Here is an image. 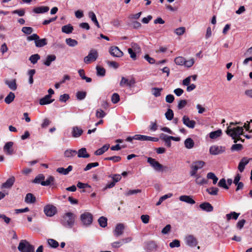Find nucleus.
<instances>
[{
  "instance_id": "f257e3e1",
  "label": "nucleus",
  "mask_w": 252,
  "mask_h": 252,
  "mask_svg": "<svg viewBox=\"0 0 252 252\" xmlns=\"http://www.w3.org/2000/svg\"><path fill=\"white\" fill-rule=\"evenodd\" d=\"M233 124L234 123L231 122L230 123V125L227 127V130H226L227 134L231 136L232 138L234 139V142L235 143H236L239 140L244 142V140H242L240 137V136L243 133V127L237 126L236 127H233L232 126Z\"/></svg>"
},
{
  "instance_id": "f03ea898",
  "label": "nucleus",
  "mask_w": 252,
  "mask_h": 252,
  "mask_svg": "<svg viewBox=\"0 0 252 252\" xmlns=\"http://www.w3.org/2000/svg\"><path fill=\"white\" fill-rule=\"evenodd\" d=\"M75 215L71 212L64 214L61 220V223L64 226L71 228L75 221Z\"/></svg>"
},
{
  "instance_id": "7ed1b4c3",
  "label": "nucleus",
  "mask_w": 252,
  "mask_h": 252,
  "mask_svg": "<svg viewBox=\"0 0 252 252\" xmlns=\"http://www.w3.org/2000/svg\"><path fill=\"white\" fill-rule=\"evenodd\" d=\"M20 252H34V248L27 240H22L18 246Z\"/></svg>"
},
{
  "instance_id": "20e7f679",
  "label": "nucleus",
  "mask_w": 252,
  "mask_h": 252,
  "mask_svg": "<svg viewBox=\"0 0 252 252\" xmlns=\"http://www.w3.org/2000/svg\"><path fill=\"white\" fill-rule=\"evenodd\" d=\"M98 56V54L97 51L94 49H91L88 56L84 58V62L86 64H89L92 62L96 61Z\"/></svg>"
},
{
  "instance_id": "39448f33",
  "label": "nucleus",
  "mask_w": 252,
  "mask_h": 252,
  "mask_svg": "<svg viewBox=\"0 0 252 252\" xmlns=\"http://www.w3.org/2000/svg\"><path fill=\"white\" fill-rule=\"evenodd\" d=\"M80 218L84 225L88 226L92 223L93 215L89 212H85L82 214Z\"/></svg>"
},
{
  "instance_id": "423d86ee",
  "label": "nucleus",
  "mask_w": 252,
  "mask_h": 252,
  "mask_svg": "<svg viewBox=\"0 0 252 252\" xmlns=\"http://www.w3.org/2000/svg\"><path fill=\"white\" fill-rule=\"evenodd\" d=\"M147 162L155 170L157 171H162L163 166L155 158H152L151 157L148 158Z\"/></svg>"
},
{
  "instance_id": "0eeeda50",
  "label": "nucleus",
  "mask_w": 252,
  "mask_h": 252,
  "mask_svg": "<svg viewBox=\"0 0 252 252\" xmlns=\"http://www.w3.org/2000/svg\"><path fill=\"white\" fill-rule=\"evenodd\" d=\"M225 150L226 148L224 146L214 145L210 148L209 152L211 155H217L223 153Z\"/></svg>"
},
{
  "instance_id": "6e6552de",
  "label": "nucleus",
  "mask_w": 252,
  "mask_h": 252,
  "mask_svg": "<svg viewBox=\"0 0 252 252\" xmlns=\"http://www.w3.org/2000/svg\"><path fill=\"white\" fill-rule=\"evenodd\" d=\"M44 212L48 217H52L57 213V208L51 204L46 205L44 208Z\"/></svg>"
},
{
  "instance_id": "1a4fd4ad",
  "label": "nucleus",
  "mask_w": 252,
  "mask_h": 252,
  "mask_svg": "<svg viewBox=\"0 0 252 252\" xmlns=\"http://www.w3.org/2000/svg\"><path fill=\"white\" fill-rule=\"evenodd\" d=\"M135 84V79L133 77L130 79H127L124 77H122L120 82V86L122 87L128 86L129 87H132Z\"/></svg>"
},
{
  "instance_id": "9d476101",
  "label": "nucleus",
  "mask_w": 252,
  "mask_h": 252,
  "mask_svg": "<svg viewBox=\"0 0 252 252\" xmlns=\"http://www.w3.org/2000/svg\"><path fill=\"white\" fill-rule=\"evenodd\" d=\"M185 240L186 245L190 247H195L197 244L196 239L192 235H189L186 236Z\"/></svg>"
},
{
  "instance_id": "9b49d317",
  "label": "nucleus",
  "mask_w": 252,
  "mask_h": 252,
  "mask_svg": "<svg viewBox=\"0 0 252 252\" xmlns=\"http://www.w3.org/2000/svg\"><path fill=\"white\" fill-rule=\"evenodd\" d=\"M109 53L113 57L120 58L123 56V52L117 46H112L109 50Z\"/></svg>"
},
{
  "instance_id": "f8f14e48",
  "label": "nucleus",
  "mask_w": 252,
  "mask_h": 252,
  "mask_svg": "<svg viewBox=\"0 0 252 252\" xmlns=\"http://www.w3.org/2000/svg\"><path fill=\"white\" fill-rule=\"evenodd\" d=\"M124 225L123 223L117 224L113 231L114 235L117 238L121 236L124 233Z\"/></svg>"
},
{
  "instance_id": "ddd939ff",
  "label": "nucleus",
  "mask_w": 252,
  "mask_h": 252,
  "mask_svg": "<svg viewBox=\"0 0 252 252\" xmlns=\"http://www.w3.org/2000/svg\"><path fill=\"white\" fill-rule=\"evenodd\" d=\"M182 121L186 126L190 128H193L196 125L195 121L190 120L189 117L186 115L183 116Z\"/></svg>"
},
{
  "instance_id": "4468645a",
  "label": "nucleus",
  "mask_w": 252,
  "mask_h": 252,
  "mask_svg": "<svg viewBox=\"0 0 252 252\" xmlns=\"http://www.w3.org/2000/svg\"><path fill=\"white\" fill-rule=\"evenodd\" d=\"M13 145V142L10 141L7 142L3 147V151L7 155H12L13 153V150L12 146Z\"/></svg>"
},
{
  "instance_id": "2eb2a0df",
  "label": "nucleus",
  "mask_w": 252,
  "mask_h": 252,
  "mask_svg": "<svg viewBox=\"0 0 252 252\" xmlns=\"http://www.w3.org/2000/svg\"><path fill=\"white\" fill-rule=\"evenodd\" d=\"M135 138H137V140L140 141H152L155 142L158 141V138L157 137H153L140 134H136Z\"/></svg>"
},
{
  "instance_id": "dca6fc26",
  "label": "nucleus",
  "mask_w": 252,
  "mask_h": 252,
  "mask_svg": "<svg viewBox=\"0 0 252 252\" xmlns=\"http://www.w3.org/2000/svg\"><path fill=\"white\" fill-rule=\"evenodd\" d=\"M83 133V130L78 126H74L72 128L71 134L73 137H79Z\"/></svg>"
},
{
  "instance_id": "f3484780",
  "label": "nucleus",
  "mask_w": 252,
  "mask_h": 252,
  "mask_svg": "<svg viewBox=\"0 0 252 252\" xmlns=\"http://www.w3.org/2000/svg\"><path fill=\"white\" fill-rule=\"evenodd\" d=\"M251 158L248 159L246 157H244L241 159L238 167V170L240 172H242L244 171L245 166L248 164Z\"/></svg>"
},
{
  "instance_id": "a211bd4d",
  "label": "nucleus",
  "mask_w": 252,
  "mask_h": 252,
  "mask_svg": "<svg viewBox=\"0 0 252 252\" xmlns=\"http://www.w3.org/2000/svg\"><path fill=\"white\" fill-rule=\"evenodd\" d=\"M15 182V178L13 176L8 178L6 181L1 185L2 189H10Z\"/></svg>"
},
{
  "instance_id": "6ab92c4d",
  "label": "nucleus",
  "mask_w": 252,
  "mask_h": 252,
  "mask_svg": "<svg viewBox=\"0 0 252 252\" xmlns=\"http://www.w3.org/2000/svg\"><path fill=\"white\" fill-rule=\"evenodd\" d=\"M179 200L181 201L184 202L191 205L195 203V201L192 199V197L189 195H181L179 197Z\"/></svg>"
},
{
  "instance_id": "aec40b11",
  "label": "nucleus",
  "mask_w": 252,
  "mask_h": 252,
  "mask_svg": "<svg viewBox=\"0 0 252 252\" xmlns=\"http://www.w3.org/2000/svg\"><path fill=\"white\" fill-rule=\"evenodd\" d=\"M199 207L203 211L211 212L213 211V206L209 202H204L200 204Z\"/></svg>"
},
{
  "instance_id": "412c9836",
  "label": "nucleus",
  "mask_w": 252,
  "mask_h": 252,
  "mask_svg": "<svg viewBox=\"0 0 252 252\" xmlns=\"http://www.w3.org/2000/svg\"><path fill=\"white\" fill-rule=\"evenodd\" d=\"M51 95H46L39 100V104L41 105H43L52 103L54 101V99H51Z\"/></svg>"
},
{
  "instance_id": "4be33fe9",
  "label": "nucleus",
  "mask_w": 252,
  "mask_h": 252,
  "mask_svg": "<svg viewBox=\"0 0 252 252\" xmlns=\"http://www.w3.org/2000/svg\"><path fill=\"white\" fill-rule=\"evenodd\" d=\"M56 59V56L55 55H49L44 61L43 64L47 66H49L51 65V63L55 61Z\"/></svg>"
},
{
  "instance_id": "5701e85b",
  "label": "nucleus",
  "mask_w": 252,
  "mask_h": 252,
  "mask_svg": "<svg viewBox=\"0 0 252 252\" xmlns=\"http://www.w3.org/2000/svg\"><path fill=\"white\" fill-rule=\"evenodd\" d=\"M78 157L82 158H88L90 155L87 153V150L85 148H82L79 149L77 152Z\"/></svg>"
},
{
  "instance_id": "b1692460",
  "label": "nucleus",
  "mask_w": 252,
  "mask_h": 252,
  "mask_svg": "<svg viewBox=\"0 0 252 252\" xmlns=\"http://www.w3.org/2000/svg\"><path fill=\"white\" fill-rule=\"evenodd\" d=\"M109 147V144H105L103 145L101 148L95 151L94 154L96 156H100L106 152L108 150Z\"/></svg>"
},
{
  "instance_id": "393cba45",
  "label": "nucleus",
  "mask_w": 252,
  "mask_h": 252,
  "mask_svg": "<svg viewBox=\"0 0 252 252\" xmlns=\"http://www.w3.org/2000/svg\"><path fill=\"white\" fill-rule=\"evenodd\" d=\"M72 168L71 165L68 166L66 169L63 167H59L57 169V172L63 175H67L72 170Z\"/></svg>"
},
{
  "instance_id": "a878e982",
  "label": "nucleus",
  "mask_w": 252,
  "mask_h": 252,
  "mask_svg": "<svg viewBox=\"0 0 252 252\" xmlns=\"http://www.w3.org/2000/svg\"><path fill=\"white\" fill-rule=\"evenodd\" d=\"M25 201L29 204L34 203L36 201V198L32 193H28L26 194Z\"/></svg>"
},
{
  "instance_id": "bb28decb",
  "label": "nucleus",
  "mask_w": 252,
  "mask_h": 252,
  "mask_svg": "<svg viewBox=\"0 0 252 252\" xmlns=\"http://www.w3.org/2000/svg\"><path fill=\"white\" fill-rule=\"evenodd\" d=\"M5 83L6 84L8 87L12 90L15 91L17 89V84L15 79H13L12 80H5Z\"/></svg>"
},
{
  "instance_id": "cd10ccee",
  "label": "nucleus",
  "mask_w": 252,
  "mask_h": 252,
  "mask_svg": "<svg viewBox=\"0 0 252 252\" xmlns=\"http://www.w3.org/2000/svg\"><path fill=\"white\" fill-rule=\"evenodd\" d=\"M49 10L48 6H40L34 8L33 11L35 13H43L48 12Z\"/></svg>"
},
{
  "instance_id": "c85d7f7f",
  "label": "nucleus",
  "mask_w": 252,
  "mask_h": 252,
  "mask_svg": "<svg viewBox=\"0 0 252 252\" xmlns=\"http://www.w3.org/2000/svg\"><path fill=\"white\" fill-rule=\"evenodd\" d=\"M184 145L187 149H190L194 147V142L191 138H188L185 140Z\"/></svg>"
},
{
  "instance_id": "c756f323",
  "label": "nucleus",
  "mask_w": 252,
  "mask_h": 252,
  "mask_svg": "<svg viewBox=\"0 0 252 252\" xmlns=\"http://www.w3.org/2000/svg\"><path fill=\"white\" fill-rule=\"evenodd\" d=\"M73 30V27L70 24L63 26L62 28V32L66 34L72 33Z\"/></svg>"
},
{
  "instance_id": "7c9ffc66",
  "label": "nucleus",
  "mask_w": 252,
  "mask_h": 252,
  "mask_svg": "<svg viewBox=\"0 0 252 252\" xmlns=\"http://www.w3.org/2000/svg\"><path fill=\"white\" fill-rule=\"evenodd\" d=\"M205 165V162L203 161H196L192 163L191 168H195L197 170L202 168Z\"/></svg>"
},
{
  "instance_id": "2f4dec72",
  "label": "nucleus",
  "mask_w": 252,
  "mask_h": 252,
  "mask_svg": "<svg viewBox=\"0 0 252 252\" xmlns=\"http://www.w3.org/2000/svg\"><path fill=\"white\" fill-rule=\"evenodd\" d=\"M240 215V213L235 212H231L229 214L226 215V218L227 221H229L231 219L236 220Z\"/></svg>"
},
{
  "instance_id": "473e14b6",
  "label": "nucleus",
  "mask_w": 252,
  "mask_h": 252,
  "mask_svg": "<svg viewBox=\"0 0 252 252\" xmlns=\"http://www.w3.org/2000/svg\"><path fill=\"white\" fill-rule=\"evenodd\" d=\"M47 42L46 38L40 39L39 38L35 42V44L37 47H42L47 45Z\"/></svg>"
},
{
  "instance_id": "72a5a7b5",
  "label": "nucleus",
  "mask_w": 252,
  "mask_h": 252,
  "mask_svg": "<svg viewBox=\"0 0 252 252\" xmlns=\"http://www.w3.org/2000/svg\"><path fill=\"white\" fill-rule=\"evenodd\" d=\"M15 94L12 92H10L4 99V101L6 104L11 103L15 98Z\"/></svg>"
},
{
  "instance_id": "f704fd0d",
  "label": "nucleus",
  "mask_w": 252,
  "mask_h": 252,
  "mask_svg": "<svg viewBox=\"0 0 252 252\" xmlns=\"http://www.w3.org/2000/svg\"><path fill=\"white\" fill-rule=\"evenodd\" d=\"M55 178L53 176H50L46 181H42L40 184L43 186H48L54 182Z\"/></svg>"
},
{
  "instance_id": "c9c22d12",
  "label": "nucleus",
  "mask_w": 252,
  "mask_h": 252,
  "mask_svg": "<svg viewBox=\"0 0 252 252\" xmlns=\"http://www.w3.org/2000/svg\"><path fill=\"white\" fill-rule=\"evenodd\" d=\"M162 90V88H153L151 90V92L155 96L158 97L161 95V92Z\"/></svg>"
},
{
  "instance_id": "e433bc0d",
  "label": "nucleus",
  "mask_w": 252,
  "mask_h": 252,
  "mask_svg": "<svg viewBox=\"0 0 252 252\" xmlns=\"http://www.w3.org/2000/svg\"><path fill=\"white\" fill-rule=\"evenodd\" d=\"M221 133L222 132L220 129L214 131L210 133V137L211 139H216L220 136Z\"/></svg>"
},
{
  "instance_id": "4c0bfd02",
  "label": "nucleus",
  "mask_w": 252,
  "mask_h": 252,
  "mask_svg": "<svg viewBox=\"0 0 252 252\" xmlns=\"http://www.w3.org/2000/svg\"><path fill=\"white\" fill-rule=\"evenodd\" d=\"M47 243L50 247L52 248H57L59 245V243L53 239H48Z\"/></svg>"
},
{
  "instance_id": "58836bf2",
  "label": "nucleus",
  "mask_w": 252,
  "mask_h": 252,
  "mask_svg": "<svg viewBox=\"0 0 252 252\" xmlns=\"http://www.w3.org/2000/svg\"><path fill=\"white\" fill-rule=\"evenodd\" d=\"M207 192L210 195H217L219 189L216 187H211L206 189Z\"/></svg>"
},
{
  "instance_id": "ea45409f",
  "label": "nucleus",
  "mask_w": 252,
  "mask_h": 252,
  "mask_svg": "<svg viewBox=\"0 0 252 252\" xmlns=\"http://www.w3.org/2000/svg\"><path fill=\"white\" fill-rule=\"evenodd\" d=\"M66 43L70 47H75L78 44V42L75 39L71 38H66L65 39Z\"/></svg>"
},
{
  "instance_id": "a19ab883",
  "label": "nucleus",
  "mask_w": 252,
  "mask_h": 252,
  "mask_svg": "<svg viewBox=\"0 0 252 252\" xmlns=\"http://www.w3.org/2000/svg\"><path fill=\"white\" fill-rule=\"evenodd\" d=\"M100 226L102 227H105L107 224V219L104 217H101L98 220Z\"/></svg>"
},
{
  "instance_id": "79ce46f5",
  "label": "nucleus",
  "mask_w": 252,
  "mask_h": 252,
  "mask_svg": "<svg viewBox=\"0 0 252 252\" xmlns=\"http://www.w3.org/2000/svg\"><path fill=\"white\" fill-rule=\"evenodd\" d=\"M40 56L37 54H35L32 55L30 57L29 60L32 64H35L37 62V61L40 59Z\"/></svg>"
},
{
  "instance_id": "37998d69",
  "label": "nucleus",
  "mask_w": 252,
  "mask_h": 252,
  "mask_svg": "<svg viewBox=\"0 0 252 252\" xmlns=\"http://www.w3.org/2000/svg\"><path fill=\"white\" fill-rule=\"evenodd\" d=\"M174 62L177 65H183L185 63V59L182 57H178L175 59Z\"/></svg>"
},
{
  "instance_id": "c03bdc74",
  "label": "nucleus",
  "mask_w": 252,
  "mask_h": 252,
  "mask_svg": "<svg viewBox=\"0 0 252 252\" xmlns=\"http://www.w3.org/2000/svg\"><path fill=\"white\" fill-rule=\"evenodd\" d=\"M207 177L208 179L213 180V183L214 185H215L218 181V177L215 175V174L214 173H212V172L208 173L207 174Z\"/></svg>"
},
{
  "instance_id": "a18cd8bd",
  "label": "nucleus",
  "mask_w": 252,
  "mask_h": 252,
  "mask_svg": "<svg viewBox=\"0 0 252 252\" xmlns=\"http://www.w3.org/2000/svg\"><path fill=\"white\" fill-rule=\"evenodd\" d=\"M76 154L77 152L73 150H67L64 152V156L67 158L74 157Z\"/></svg>"
},
{
  "instance_id": "49530a36",
  "label": "nucleus",
  "mask_w": 252,
  "mask_h": 252,
  "mask_svg": "<svg viewBox=\"0 0 252 252\" xmlns=\"http://www.w3.org/2000/svg\"><path fill=\"white\" fill-rule=\"evenodd\" d=\"M196 177L195 183L197 184L202 185L207 183V180L205 179L201 178L199 175H197Z\"/></svg>"
},
{
  "instance_id": "de8ad7c7",
  "label": "nucleus",
  "mask_w": 252,
  "mask_h": 252,
  "mask_svg": "<svg viewBox=\"0 0 252 252\" xmlns=\"http://www.w3.org/2000/svg\"><path fill=\"white\" fill-rule=\"evenodd\" d=\"M99 165V163L97 162H92L88 163L86 166L84 168V170L85 171H88L93 167H97Z\"/></svg>"
},
{
  "instance_id": "09e8293b",
  "label": "nucleus",
  "mask_w": 252,
  "mask_h": 252,
  "mask_svg": "<svg viewBox=\"0 0 252 252\" xmlns=\"http://www.w3.org/2000/svg\"><path fill=\"white\" fill-rule=\"evenodd\" d=\"M97 75L104 76L105 74V70L104 68L97 66L96 67Z\"/></svg>"
},
{
  "instance_id": "8fccbe9b",
  "label": "nucleus",
  "mask_w": 252,
  "mask_h": 252,
  "mask_svg": "<svg viewBox=\"0 0 252 252\" xmlns=\"http://www.w3.org/2000/svg\"><path fill=\"white\" fill-rule=\"evenodd\" d=\"M105 160H112L114 162H119L121 160V157L119 156H113L105 158H104Z\"/></svg>"
},
{
  "instance_id": "3c124183",
  "label": "nucleus",
  "mask_w": 252,
  "mask_h": 252,
  "mask_svg": "<svg viewBox=\"0 0 252 252\" xmlns=\"http://www.w3.org/2000/svg\"><path fill=\"white\" fill-rule=\"evenodd\" d=\"M186 31V29L184 27H179L174 30V32L178 35H183Z\"/></svg>"
},
{
  "instance_id": "603ef678",
  "label": "nucleus",
  "mask_w": 252,
  "mask_h": 252,
  "mask_svg": "<svg viewBox=\"0 0 252 252\" xmlns=\"http://www.w3.org/2000/svg\"><path fill=\"white\" fill-rule=\"evenodd\" d=\"M165 117L168 120H171L173 119L174 117V113L173 111L170 109H168L167 111V112L165 114Z\"/></svg>"
},
{
  "instance_id": "864d4df0",
  "label": "nucleus",
  "mask_w": 252,
  "mask_h": 252,
  "mask_svg": "<svg viewBox=\"0 0 252 252\" xmlns=\"http://www.w3.org/2000/svg\"><path fill=\"white\" fill-rule=\"evenodd\" d=\"M87 94L85 92L79 91L76 93V97L78 100H83L86 96Z\"/></svg>"
},
{
  "instance_id": "5fc2aeb1",
  "label": "nucleus",
  "mask_w": 252,
  "mask_h": 252,
  "mask_svg": "<svg viewBox=\"0 0 252 252\" xmlns=\"http://www.w3.org/2000/svg\"><path fill=\"white\" fill-rule=\"evenodd\" d=\"M22 32L26 34H30L33 32V29L30 27H24L22 29Z\"/></svg>"
},
{
  "instance_id": "6e6d98bb",
  "label": "nucleus",
  "mask_w": 252,
  "mask_h": 252,
  "mask_svg": "<svg viewBox=\"0 0 252 252\" xmlns=\"http://www.w3.org/2000/svg\"><path fill=\"white\" fill-rule=\"evenodd\" d=\"M45 177L43 174H39L33 180L35 183L40 184L42 181H44Z\"/></svg>"
},
{
  "instance_id": "4d7b16f0",
  "label": "nucleus",
  "mask_w": 252,
  "mask_h": 252,
  "mask_svg": "<svg viewBox=\"0 0 252 252\" xmlns=\"http://www.w3.org/2000/svg\"><path fill=\"white\" fill-rule=\"evenodd\" d=\"M243 146L241 144H236L233 145L231 147L232 151H239L242 149Z\"/></svg>"
},
{
  "instance_id": "13d9d810",
  "label": "nucleus",
  "mask_w": 252,
  "mask_h": 252,
  "mask_svg": "<svg viewBox=\"0 0 252 252\" xmlns=\"http://www.w3.org/2000/svg\"><path fill=\"white\" fill-rule=\"evenodd\" d=\"M120 100V96L117 93H114L113 94L111 97L112 102L116 104L118 103Z\"/></svg>"
},
{
  "instance_id": "bf43d9fd",
  "label": "nucleus",
  "mask_w": 252,
  "mask_h": 252,
  "mask_svg": "<svg viewBox=\"0 0 252 252\" xmlns=\"http://www.w3.org/2000/svg\"><path fill=\"white\" fill-rule=\"evenodd\" d=\"M169 246L171 248H173L175 247L178 248L180 246V242L179 240L175 239L173 240L172 242L170 243Z\"/></svg>"
},
{
  "instance_id": "052dcab7",
  "label": "nucleus",
  "mask_w": 252,
  "mask_h": 252,
  "mask_svg": "<svg viewBox=\"0 0 252 252\" xmlns=\"http://www.w3.org/2000/svg\"><path fill=\"white\" fill-rule=\"evenodd\" d=\"M106 115L105 113L102 109H97L96 111L95 116L98 118H102Z\"/></svg>"
},
{
  "instance_id": "680f3d73",
  "label": "nucleus",
  "mask_w": 252,
  "mask_h": 252,
  "mask_svg": "<svg viewBox=\"0 0 252 252\" xmlns=\"http://www.w3.org/2000/svg\"><path fill=\"white\" fill-rule=\"evenodd\" d=\"M194 63V60L193 58L190 59L189 60H185L184 65L187 67H191Z\"/></svg>"
},
{
  "instance_id": "e2e57ef3",
  "label": "nucleus",
  "mask_w": 252,
  "mask_h": 252,
  "mask_svg": "<svg viewBox=\"0 0 252 252\" xmlns=\"http://www.w3.org/2000/svg\"><path fill=\"white\" fill-rule=\"evenodd\" d=\"M218 186L220 187L223 188L225 189H228V187L226 184V181L224 178L220 179L218 183Z\"/></svg>"
},
{
  "instance_id": "0e129e2a",
  "label": "nucleus",
  "mask_w": 252,
  "mask_h": 252,
  "mask_svg": "<svg viewBox=\"0 0 252 252\" xmlns=\"http://www.w3.org/2000/svg\"><path fill=\"white\" fill-rule=\"evenodd\" d=\"M13 14H16L18 15L19 16H23L25 14V11L24 9H17L13 11L12 12Z\"/></svg>"
},
{
  "instance_id": "69168bd1",
  "label": "nucleus",
  "mask_w": 252,
  "mask_h": 252,
  "mask_svg": "<svg viewBox=\"0 0 252 252\" xmlns=\"http://www.w3.org/2000/svg\"><path fill=\"white\" fill-rule=\"evenodd\" d=\"M122 245L123 243L121 240L111 243V246L114 248H120Z\"/></svg>"
},
{
  "instance_id": "338daca9",
  "label": "nucleus",
  "mask_w": 252,
  "mask_h": 252,
  "mask_svg": "<svg viewBox=\"0 0 252 252\" xmlns=\"http://www.w3.org/2000/svg\"><path fill=\"white\" fill-rule=\"evenodd\" d=\"M187 104L186 100H181L178 104V108L179 109H182Z\"/></svg>"
},
{
  "instance_id": "774afa93",
  "label": "nucleus",
  "mask_w": 252,
  "mask_h": 252,
  "mask_svg": "<svg viewBox=\"0 0 252 252\" xmlns=\"http://www.w3.org/2000/svg\"><path fill=\"white\" fill-rule=\"evenodd\" d=\"M244 94L247 97L252 99V89L246 90Z\"/></svg>"
}]
</instances>
